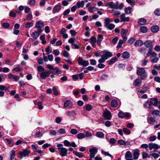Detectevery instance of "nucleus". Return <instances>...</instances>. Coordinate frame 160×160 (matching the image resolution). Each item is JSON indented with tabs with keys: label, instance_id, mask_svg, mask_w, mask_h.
I'll return each instance as SVG.
<instances>
[{
	"label": "nucleus",
	"instance_id": "obj_3",
	"mask_svg": "<svg viewBox=\"0 0 160 160\" xmlns=\"http://www.w3.org/2000/svg\"><path fill=\"white\" fill-rule=\"evenodd\" d=\"M58 149L60 152V155L62 157L66 156L67 154L68 150L66 148L63 147V145L62 144H58L57 145Z\"/></svg>",
	"mask_w": 160,
	"mask_h": 160
},
{
	"label": "nucleus",
	"instance_id": "obj_21",
	"mask_svg": "<svg viewBox=\"0 0 160 160\" xmlns=\"http://www.w3.org/2000/svg\"><path fill=\"white\" fill-rule=\"evenodd\" d=\"M144 45L147 48H152L153 46L152 45V42L149 40H148L146 41L144 43Z\"/></svg>",
	"mask_w": 160,
	"mask_h": 160
},
{
	"label": "nucleus",
	"instance_id": "obj_46",
	"mask_svg": "<svg viewBox=\"0 0 160 160\" xmlns=\"http://www.w3.org/2000/svg\"><path fill=\"white\" fill-rule=\"evenodd\" d=\"M2 26L3 28L7 29L10 26V24L8 23L4 22L2 24Z\"/></svg>",
	"mask_w": 160,
	"mask_h": 160
},
{
	"label": "nucleus",
	"instance_id": "obj_12",
	"mask_svg": "<svg viewBox=\"0 0 160 160\" xmlns=\"http://www.w3.org/2000/svg\"><path fill=\"white\" fill-rule=\"evenodd\" d=\"M31 151L27 149H25L22 151H21L19 154L21 157V158L22 157H25L30 154Z\"/></svg>",
	"mask_w": 160,
	"mask_h": 160
},
{
	"label": "nucleus",
	"instance_id": "obj_29",
	"mask_svg": "<svg viewBox=\"0 0 160 160\" xmlns=\"http://www.w3.org/2000/svg\"><path fill=\"white\" fill-rule=\"evenodd\" d=\"M143 44V42L141 40H136L134 43V46L136 47H140Z\"/></svg>",
	"mask_w": 160,
	"mask_h": 160
},
{
	"label": "nucleus",
	"instance_id": "obj_45",
	"mask_svg": "<svg viewBox=\"0 0 160 160\" xmlns=\"http://www.w3.org/2000/svg\"><path fill=\"white\" fill-rule=\"evenodd\" d=\"M118 116L121 118H125V113L122 111H120L118 113Z\"/></svg>",
	"mask_w": 160,
	"mask_h": 160
},
{
	"label": "nucleus",
	"instance_id": "obj_25",
	"mask_svg": "<svg viewBox=\"0 0 160 160\" xmlns=\"http://www.w3.org/2000/svg\"><path fill=\"white\" fill-rule=\"evenodd\" d=\"M147 22V20L146 19L141 18L139 19L138 22V23L140 25H144Z\"/></svg>",
	"mask_w": 160,
	"mask_h": 160
},
{
	"label": "nucleus",
	"instance_id": "obj_63",
	"mask_svg": "<svg viewBox=\"0 0 160 160\" xmlns=\"http://www.w3.org/2000/svg\"><path fill=\"white\" fill-rule=\"evenodd\" d=\"M123 131L124 133H126L127 134H129L130 133V130L126 128H123Z\"/></svg>",
	"mask_w": 160,
	"mask_h": 160
},
{
	"label": "nucleus",
	"instance_id": "obj_61",
	"mask_svg": "<svg viewBox=\"0 0 160 160\" xmlns=\"http://www.w3.org/2000/svg\"><path fill=\"white\" fill-rule=\"evenodd\" d=\"M19 78H20L18 76L13 75L12 79H13L15 81L17 82L19 80Z\"/></svg>",
	"mask_w": 160,
	"mask_h": 160
},
{
	"label": "nucleus",
	"instance_id": "obj_62",
	"mask_svg": "<svg viewBox=\"0 0 160 160\" xmlns=\"http://www.w3.org/2000/svg\"><path fill=\"white\" fill-rule=\"evenodd\" d=\"M35 135L37 137L40 138L42 136V134L41 132L39 131L36 132Z\"/></svg>",
	"mask_w": 160,
	"mask_h": 160
},
{
	"label": "nucleus",
	"instance_id": "obj_44",
	"mask_svg": "<svg viewBox=\"0 0 160 160\" xmlns=\"http://www.w3.org/2000/svg\"><path fill=\"white\" fill-rule=\"evenodd\" d=\"M101 153L102 154L105 156H108L110 157L111 158H112V155L110 154L108 152H105L103 150H102L101 151Z\"/></svg>",
	"mask_w": 160,
	"mask_h": 160
},
{
	"label": "nucleus",
	"instance_id": "obj_55",
	"mask_svg": "<svg viewBox=\"0 0 160 160\" xmlns=\"http://www.w3.org/2000/svg\"><path fill=\"white\" fill-rule=\"evenodd\" d=\"M37 70L38 72H43L44 70V68L42 66H39L37 67Z\"/></svg>",
	"mask_w": 160,
	"mask_h": 160
},
{
	"label": "nucleus",
	"instance_id": "obj_13",
	"mask_svg": "<svg viewBox=\"0 0 160 160\" xmlns=\"http://www.w3.org/2000/svg\"><path fill=\"white\" fill-rule=\"evenodd\" d=\"M127 32V30L124 29H122L121 32V35L122 37V39L124 42H125L127 39V38L126 36V35Z\"/></svg>",
	"mask_w": 160,
	"mask_h": 160
},
{
	"label": "nucleus",
	"instance_id": "obj_17",
	"mask_svg": "<svg viewBox=\"0 0 160 160\" xmlns=\"http://www.w3.org/2000/svg\"><path fill=\"white\" fill-rule=\"evenodd\" d=\"M61 9V6L60 4H57L53 8L52 13H55L59 12Z\"/></svg>",
	"mask_w": 160,
	"mask_h": 160
},
{
	"label": "nucleus",
	"instance_id": "obj_27",
	"mask_svg": "<svg viewBox=\"0 0 160 160\" xmlns=\"http://www.w3.org/2000/svg\"><path fill=\"white\" fill-rule=\"evenodd\" d=\"M159 28L157 25L152 26L151 28V31L154 33H156L158 32L159 30Z\"/></svg>",
	"mask_w": 160,
	"mask_h": 160
},
{
	"label": "nucleus",
	"instance_id": "obj_32",
	"mask_svg": "<svg viewBox=\"0 0 160 160\" xmlns=\"http://www.w3.org/2000/svg\"><path fill=\"white\" fill-rule=\"evenodd\" d=\"M84 2L83 0H82L81 2H78L76 4V6L78 8L80 7L82 8L84 6Z\"/></svg>",
	"mask_w": 160,
	"mask_h": 160
},
{
	"label": "nucleus",
	"instance_id": "obj_43",
	"mask_svg": "<svg viewBox=\"0 0 160 160\" xmlns=\"http://www.w3.org/2000/svg\"><path fill=\"white\" fill-rule=\"evenodd\" d=\"M96 136L99 138H103L104 136V134L102 132H98L96 133Z\"/></svg>",
	"mask_w": 160,
	"mask_h": 160
},
{
	"label": "nucleus",
	"instance_id": "obj_41",
	"mask_svg": "<svg viewBox=\"0 0 160 160\" xmlns=\"http://www.w3.org/2000/svg\"><path fill=\"white\" fill-rule=\"evenodd\" d=\"M85 137V134L83 133H80L77 135V138L78 139H82Z\"/></svg>",
	"mask_w": 160,
	"mask_h": 160
},
{
	"label": "nucleus",
	"instance_id": "obj_19",
	"mask_svg": "<svg viewBox=\"0 0 160 160\" xmlns=\"http://www.w3.org/2000/svg\"><path fill=\"white\" fill-rule=\"evenodd\" d=\"M150 103L152 105L157 107L158 105V99L156 98H151L150 100Z\"/></svg>",
	"mask_w": 160,
	"mask_h": 160
},
{
	"label": "nucleus",
	"instance_id": "obj_14",
	"mask_svg": "<svg viewBox=\"0 0 160 160\" xmlns=\"http://www.w3.org/2000/svg\"><path fill=\"white\" fill-rule=\"evenodd\" d=\"M148 147L150 150H152L153 149H158L160 148V146L157 144L151 142L148 144Z\"/></svg>",
	"mask_w": 160,
	"mask_h": 160
},
{
	"label": "nucleus",
	"instance_id": "obj_60",
	"mask_svg": "<svg viewBox=\"0 0 160 160\" xmlns=\"http://www.w3.org/2000/svg\"><path fill=\"white\" fill-rule=\"evenodd\" d=\"M63 55L66 58H68L69 57L68 53L65 50L63 51Z\"/></svg>",
	"mask_w": 160,
	"mask_h": 160
},
{
	"label": "nucleus",
	"instance_id": "obj_26",
	"mask_svg": "<svg viewBox=\"0 0 160 160\" xmlns=\"http://www.w3.org/2000/svg\"><path fill=\"white\" fill-rule=\"evenodd\" d=\"M38 31H34L31 34V36L33 38L37 39L39 36L40 33Z\"/></svg>",
	"mask_w": 160,
	"mask_h": 160
},
{
	"label": "nucleus",
	"instance_id": "obj_34",
	"mask_svg": "<svg viewBox=\"0 0 160 160\" xmlns=\"http://www.w3.org/2000/svg\"><path fill=\"white\" fill-rule=\"evenodd\" d=\"M73 153L74 154L79 158H82L83 157H84V156L80 152L74 151L73 152Z\"/></svg>",
	"mask_w": 160,
	"mask_h": 160
},
{
	"label": "nucleus",
	"instance_id": "obj_28",
	"mask_svg": "<svg viewBox=\"0 0 160 160\" xmlns=\"http://www.w3.org/2000/svg\"><path fill=\"white\" fill-rule=\"evenodd\" d=\"M132 8L130 7H125L124 9V11L126 14H130L132 12Z\"/></svg>",
	"mask_w": 160,
	"mask_h": 160
},
{
	"label": "nucleus",
	"instance_id": "obj_49",
	"mask_svg": "<svg viewBox=\"0 0 160 160\" xmlns=\"http://www.w3.org/2000/svg\"><path fill=\"white\" fill-rule=\"evenodd\" d=\"M53 70L54 71L58 74H60L62 72V71L57 67L55 68Z\"/></svg>",
	"mask_w": 160,
	"mask_h": 160
},
{
	"label": "nucleus",
	"instance_id": "obj_4",
	"mask_svg": "<svg viewBox=\"0 0 160 160\" xmlns=\"http://www.w3.org/2000/svg\"><path fill=\"white\" fill-rule=\"evenodd\" d=\"M112 22L108 18H105L104 22V27L109 30H112L114 28L115 25L112 23L109 24L110 22Z\"/></svg>",
	"mask_w": 160,
	"mask_h": 160
},
{
	"label": "nucleus",
	"instance_id": "obj_10",
	"mask_svg": "<svg viewBox=\"0 0 160 160\" xmlns=\"http://www.w3.org/2000/svg\"><path fill=\"white\" fill-rule=\"evenodd\" d=\"M84 74L83 73H81L79 74H76L73 75L72 76L73 79L74 80L78 79L82 80L83 79Z\"/></svg>",
	"mask_w": 160,
	"mask_h": 160
},
{
	"label": "nucleus",
	"instance_id": "obj_56",
	"mask_svg": "<svg viewBox=\"0 0 160 160\" xmlns=\"http://www.w3.org/2000/svg\"><path fill=\"white\" fill-rule=\"evenodd\" d=\"M75 41H76V39L75 38H70L68 40V42L72 45L74 44V42Z\"/></svg>",
	"mask_w": 160,
	"mask_h": 160
},
{
	"label": "nucleus",
	"instance_id": "obj_37",
	"mask_svg": "<svg viewBox=\"0 0 160 160\" xmlns=\"http://www.w3.org/2000/svg\"><path fill=\"white\" fill-rule=\"evenodd\" d=\"M15 157V151L13 150H12L10 152V160H12Z\"/></svg>",
	"mask_w": 160,
	"mask_h": 160
},
{
	"label": "nucleus",
	"instance_id": "obj_38",
	"mask_svg": "<svg viewBox=\"0 0 160 160\" xmlns=\"http://www.w3.org/2000/svg\"><path fill=\"white\" fill-rule=\"evenodd\" d=\"M12 70L15 71L16 72H20L21 71V69L19 65H16L14 66V68Z\"/></svg>",
	"mask_w": 160,
	"mask_h": 160
},
{
	"label": "nucleus",
	"instance_id": "obj_51",
	"mask_svg": "<svg viewBox=\"0 0 160 160\" xmlns=\"http://www.w3.org/2000/svg\"><path fill=\"white\" fill-rule=\"evenodd\" d=\"M123 42H124L123 40H120L117 45V48H121L122 47V45L123 43Z\"/></svg>",
	"mask_w": 160,
	"mask_h": 160
},
{
	"label": "nucleus",
	"instance_id": "obj_8",
	"mask_svg": "<svg viewBox=\"0 0 160 160\" xmlns=\"http://www.w3.org/2000/svg\"><path fill=\"white\" fill-rule=\"evenodd\" d=\"M78 62L79 65L83 67L87 66L89 64L88 61L84 60L80 57H79L78 59Z\"/></svg>",
	"mask_w": 160,
	"mask_h": 160
},
{
	"label": "nucleus",
	"instance_id": "obj_57",
	"mask_svg": "<svg viewBox=\"0 0 160 160\" xmlns=\"http://www.w3.org/2000/svg\"><path fill=\"white\" fill-rule=\"evenodd\" d=\"M126 1L131 5L134 6L135 4V2L132 0H126Z\"/></svg>",
	"mask_w": 160,
	"mask_h": 160
},
{
	"label": "nucleus",
	"instance_id": "obj_2",
	"mask_svg": "<svg viewBox=\"0 0 160 160\" xmlns=\"http://www.w3.org/2000/svg\"><path fill=\"white\" fill-rule=\"evenodd\" d=\"M136 73L138 75L141 76L140 79L141 80L145 79L148 77L144 68L137 67Z\"/></svg>",
	"mask_w": 160,
	"mask_h": 160
},
{
	"label": "nucleus",
	"instance_id": "obj_42",
	"mask_svg": "<svg viewBox=\"0 0 160 160\" xmlns=\"http://www.w3.org/2000/svg\"><path fill=\"white\" fill-rule=\"evenodd\" d=\"M45 51L47 55L49 54L52 52V48L50 46H48L46 49Z\"/></svg>",
	"mask_w": 160,
	"mask_h": 160
},
{
	"label": "nucleus",
	"instance_id": "obj_47",
	"mask_svg": "<svg viewBox=\"0 0 160 160\" xmlns=\"http://www.w3.org/2000/svg\"><path fill=\"white\" fill-rule=\"evenodd\" d=\"M150 156H148V154L146 152H143L142 154V158L143 159H146L148 157L149 158Z\"/></svg>",
	"mask_w": 160,
	"mask_h": 160
},
{
	"label": "nucleus",
	"instance_id": "obj_5",
	"mask_svg": "<svg viewBox=\"0 0 160 160\" xmlns=\"http://www.w3.org/2000/svg\"><path fill=\"white\" fill-rule=\"evenodd\" d=\"M103 117L107 120H111L112 118V114L111 112L108 109L105 108L102 113Z\"/></svg>",
	"mask_w": 160,
	"mask_h": 160
},
{
	"label": "nucleus",
	"instance_id": "obj_11",
	"mask_svg": "<svg viewBox=\"0 0 160 160\" xmlns=\"http://www.w3.org/2000/svg\"><path fill=\"white\" fill-rule=\"evenodd\" d=\"M50 73L49 72V71H43L41 72L40 74V77L42 79H45L47 77H48Z\"/></svg>",
	"mask_w": 160,
	"mask_h": 160
},
{
	"label": "nucleus",
	"instance_id": "obj_39",
	"mask_svg": "<svg viewBox=\"0 0 160 160\" xmlns=\"http://www.w3.org/2000/svg\"><path fill=\"white\" fill-rule=\"evenodd\" d=\"M140 30L141 32L145 33L147 32L148 29L146 26H143L140 28Z\"/></svg>",
	"mask_w": 160,
	"mask_h": 160
},
{
	"label": "nucleus",
	"instance_id": "obj_16",
	"mask_svg": "<svg viewBox=\"0 0 160 160\" xmlns=\"http://www.w3.org/2000/svg\"><path fill=\"white\" fill-rule=\"evenodd\" d=\"M90 43L91 44L92 46L95 48L96 47V43L97 42L96 39V38L94 36H92L91 37L90 39Z\"/></svg>",
	"mask_w": 160,
	"mask_h": 160
},
{
	"label": "nucleus",
	"instance_id": "obj_24",
	"mask_svg": "<svg viewBox=\"0 0 160 160\" xmlns=\"http://www.w3.org/2000/svg\"><path fill=\"white\" fill-rule=\"evenodd\" d=\"M155 118L152 117H150L147 119V122L148 123L152 125H153L155 124Z\"/></svg>",
	"mask_w": 160,
	"mask_h": 160
},
{
	"label": "nucleus",
	"instance_id": "obj_40",
	"mask_svg": "<svg viewBox=\"0 0 160 160\" xmlns=\"http://www.w3.org/2000/svg\"><path fill=\"white\" fill-rule=\"evenodd\" d=\"M146 49L145 48H139L138 51L142 54H144L146 53Z\"/></svg>",
	"mask_w": 160,
	"mask_h": 160
},
{
	"label": "nucleus",
	"instance_id": "obj_1",
	"mask_svg": "<svg viewBox=\"0 0 160 160\" xmlns=\"http://www.w3.org/2000/svg\"><path fill=\"white\" fill-rule=\"evenodd\" d=\"M119 2L117 1L114 3L113 2H107L105 5L106 7H109L112 9H118L122 10L124 7V4L122 3H121L118 5Z\"/></svg>",
	"mask_w": 160,
	"mask_h": 160
},
{
	"label": "nucleus",
	"instance_id": "obj_18",
	"mask_svg": "<svg viewBox=\"0 0 160 160\" xmlns=\"http://www.w3.org/2000/svg\"><path fill=\"white\" fill-rule=\"evenodd\" d=\"M140 154V151L139 150L136 148L134 151L133 153V159L136 160L138 159Z\"/></svg>",
	"mask_w": 160,
	"mask_h": 160
},
{
	"label": "nucleus",
	"instance_id": "obj_53",
	"mask_svg": "<svg viewBox=\"0 0 160 160\" xmlns=\"http://www.w3.org/2000/svg\"><path fill=\"white\" fill-rule=\"evenodd\" d=\"M101 58L99 59L98 60V62L99 63H102L105 62V60H106L104 57L103 58V56H102L101 55Z\"/></svg>",
	"mask_w": 160,
	"mask_h": 160
},
{
	"label": "nucleus",
	"instance_id": "obj_15",
	"mask_svg": "<svg viewBox=\"0 0 160 160\" xmlns=\"http://www.w3.org/2000/svg\"><path fill=\"white\" fill-rule=\"evenodd\" d=\"M125 158L126 160H133L132 154L130 151H127L125 155Z\"/></svg>",
	"mask_w": 160,
	"mask_h": 160
},
{
	"label": "nucleus",
	"instance_id": "obj_64",
	"mask_svg": "<svg viewBox=\"0 0 160 160\" xmlns=\"http://www.w3.org/2000/svg\"><path fill=\"white\" fill-rule=\"evenodd\" d=\"M154 13L157 16L160 15V9H156L154 12Z\"/></svg>",
	"mask_w": 160,
	"mask_h": 160
},
{
	"label": "nucleus",
	"instance_id": "obj_20",
	"mask_svg": "<svg viewBox=\"0 0 160 160\" xmlns=\"http://www.w3.org/2000/svg\"><path fill=\"white\" fill-rule=\"evenodd\" d=\"M103 39V36L102 35H98L97 39V44L98 46L100 47L101 45V42Z\"/></svg>",
	"mask_w": 160,
	"mask_h": 160
},
{
	"label": "nucleus",
	"instance_id": "obj_36",
	"mask_svg": "<svg viewBox=\"0 0 160 160\" xmlns=\"http://www.w3.org/2000/svg\"><path fill=\"white\" fill-rule=\"evenodd\" d=\"M152 114L153 116H160V112L158 110H154L152 112Z\"/></svg>",
	"mask_w": 160,
	"mask_h": 160
},
{
	"label": "nucleus",
	"instance_id": "obj_31",
	"mask_svg": "<svg viewBox=\"0 0 160 160\" xmlns=\"http://www.w3.org/2000/svg\"><path fill=\"white\" fill-rule=\"evenodd\" d=\"M122 56L123 58L127 59L129 58L130 57V54L128 52L125 51L122 53Z\"/></svg>",
	"mask_w": 160,
	"mask_h": 160
},
{
	"label": "nucleus",
	"instance_id": "obj_48",
	"mask_svg": "<svg viewBox=\"0 0 160 160\" xmlns=\"http://www.w3.org/2000/svg\"><path fill=\"white\" fill-rule=\"evenodd\" d=\"M33 26V23L32 22H27L25 25V27L27 28H29L32 27Z\"/></svg>",
	"mask_w": 160,
	"mask_h": 160
},
{
	"label": "nucleus",
	"instance_id": "obj_33",
	"mask_svg": "<svg viewBox=\"0 0 160 160\" xmlns=\"http://www.w3.org/2000/svg\"><path fill=\"white\" fill-rule=\"evenodd\" d=\"M117 58L116 57H114L112 58L111 59L108 60V65H111L114 63L116 61Z\"/></svg>",
	"mask_w": 160,
	"mask_h": 160
},
{
	"label": "nucleus",
	"instance_id": "obj_6",
	"mask_svg": "<svg viewBox=\"0 0 160 160\" xmlns=\"http://www.w3.org/2000/svg\"><path fill=\"white\" fill-rule=\"evenodd\" d=\"M89 152H90L89 158L91 159L95 157L96 154L98 152V148L96 147L91 148L89 149Z\"/></svg>",
	"mask_w": 160,
	"mask_h": 160
},
{
	"label": "nucleus",
	"instance_id": "obj_7",
	"mask_svg": "<svg viewBox=\"0 0 160 160\" xmlns=\"http://www.w3.org/2000/svg\"><path fill=\"white\" fill-rule=\"evenodd\" d=\"M44 24L42 21H37L35 24V27L38 29V30L39 33H41L43 31L42 28L43 27Z\"/></svg>",
	"mask_w": 160,
	"mask_h": 160
},
{
	"label": "nucleus",
	"instance_id": "obj_50",
	"mask_svg": "<svg viewBox=\"0 0 160 160\" xmlns=\"http://www.w3.org/2000/svg\"><path fill=\"white\" fill-rule=\"evenodd\" d=\"M118 144L120 145H125L126 142L122 140V139H119L118 141Z\"/></svg>",
	"mask_w": 160,
	"mask_h": 160
},
{
	"label": "nucleus",
	"instance_id": "obj_30",
	"mask_svg": "<svg viewBox=\"0 0 160 160\" xmlns=\"http://www.w3.org/2000/svg\"><path fill=\"white\" fill-rule=\"evenodd\" d=\"M45 35L43 34L41 35L40 37V39L42 43L43 44H45L47 42L45 40Z\"/></svg>",
	"mask_w": 160,
	"mask_h": 160
},
{
	"label": "nucleus",
	"instance_id": "obj_9",
	"mask_svg": "<svg viewBox=\"0 0 160 160\" xmlns=\"http://www.w3.org/2000/svg\"><path fill=\"white\" fill-rule=\"evenodd\" d=\"M103 54L101 56H103V58L107 60L108 58L112 57V53L107 50H104L102 51Z\"/></svg>",
	"mask_w": 160,
	"mask_h": 160
},
{
	"label": "nucleus",
	"instance_id": "obj_58",
	"mask_svg": "<svg viewBox=\"0 0 160 160\" xmlns=\"http://www.w3.org/2000/svg\"><path fill=\"white\" fill-rule=\"evenodd\" d=\"M70 133L72 134L75 135L78 133L77 130L76 129L73 128L71 130Z\"/></svg>",
	"mask_w": 160,
	"mask_h": 160
},
{
	"label": "nucleus",
	"instance_id": "obj_23",
	"mask_svg": "<svg viewBox=\"0 0 160 160\" xmlns=\"http://www.w3.org/2000/svg\"><path fill=\"white\" fill-rule=\"evenodd\" d=\"M121 21V22H128L129 19L128 17L125 18V14L124 13H122L120 16Z\"/></svg>",
	"mask_w": 160,
	"mask_h": 160
},
{
	"label": "nucleus",
	"instance_id": "obj_22",
	"mask_svg": "<svg viewBox=\"0 0 160 160\" xmlns=\"http://www.w3.org/2000/svg\"><path fill=\"white\" fill-rule=\"evenodd\" d=\"M142 81L139 78H137L134 80L133 82V85L135 86L139 87L141 85Z\"/></svg>",
	"mask_w": 160,
	"mask_h": 160
},
{
	"label": "nucleus",
	"instance_id": "obj_35",
	"mask_svg": "<svg viewBox=\"0 0 160 160\" xmlns=\"http://www.w3.org/2000/svg\"><path fill=\"white\" fill-rule=\"evenodd\" d=\"M111 106L113 108L116 107L118 105L117 101L116 100H113L111 102Z\"/></svg>",
	"mask_w": 160,
	"mask_h": 160
},
{
	"label": "nucleus",
	"instance_id": "obj_54",
	"mask_svg": "<svg viewBox=\"0 0 160 160\" xmlns=\"http://www.w3.org/2000/svg\"><path fill=\"white\" fill-rule=\"evenodd\" d=\"M85 108L87 110L89 111L92 110V108L91 105L88 104L86 105Z\"/></svg>",
	"mask_w": 160,
	"mask_h": 160
},
{
	"label": "nucleus",
	"instance_id": "obj_52",
	"mask_svg": "<svg viewBox=\"0 0 160 160\" xmlns=\"http://www.w3.org/2000/svg\"><path fill=\"white\" fill-rule=\"evenodd\" d=\"M71 102L69 100H67L65 102L64 104V106L63 107L64 108H66L70 104V103Z\"/></svg>",
	"mask_w": 160,
	"mask_h": 160
},
{
	"label": "nucleus",
	"instance_id": "obj_59",
	"mask_svg": "<svg viewBox=\"0 0 160 160\" xmlns=\"http://www.w3.org/2000/svg\"><path fill=\"white\" fill-rule=\"evenodd\" d=\"M157 138V137L156 136L152 135L149 137V140L151 142H153L155 141Z\"/></svg>",
	"mask_w": 160,
	"mask_h": 160
}]
</instances>
